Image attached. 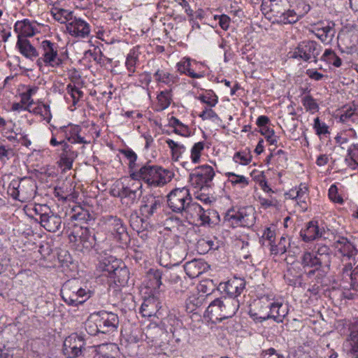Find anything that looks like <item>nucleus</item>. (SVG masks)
Instances as JSON below:
<instances>
[{"label": "nucleus", "mask_w": 358, "mask_h": 358, "mask_svg": "<svg viewBox=\"0 0 358 358\" xmlns=\"http://www.w3.org/2000/svg\"><path fill=\"white\" fill-rule=\"evenodd\" d=\"M130 177L138 182L142 180L150 187H161L171 180L173 173L161 166L147 162L138 170L130 173Z\"/></svg>", "instance_id": "nucleus-1"}, {"label": "nucleus", "mask_w": 358, "mask_h": 358, "mask_svg": "<svg viewBox=\"0 0 358 358\" xmlns=\"http://www.w3.org/2000/svg\"><path fill=\"white\" fill-rule=\"evenodd\" d=\"M94 294V292L80 286L76 279L69 280L65 282L61 289V296L64 301L73 306L83 304Z\"/></svg>", "instance_id": "nucleus-2"}, {"label": "nucleus", "mask_w": 358, "mask_h": 358, "mask_svg": "<svg viewBox=\"0 0 358 358\" xmlns=\"http://www.w3.org/2000/svg\"><path fill=\"white\" fill-rule=\"evenodd\" d=\"M255 210L251 206L238 209H229L224 217V222L227 226L236 228L238 227H250L255 223Z\"/></svg>", "instance_id": "nucleus-3"}, {"label": "nucleus", "mask_w": 358, "mask_h": 358, "mask_svg": "<svg viewBox=\"0 0 358 358\" xmlns=\"http://www.w3.org/2000/svg\"><path fill=\"white\" fill-rule=\"evenodd\" d=\"M36 191V182L31 178L13 180L8 188V194L14 199L21 202H27L34 199Z\"/></svg>", "instance_id": "nucleus-4"}, {"label": "nucleus", "mask_w": 358, "mask_h": 358, "mask_svg": "<svg viewBox=\"0 0 358 358\" xmlns=\"http://www.w3.org/2000/svg\"><path fill=\"white\" fill-rule=\"evenodd\" d=\"M180 194H183V197L180 199V224L185 221L189 225H193L199 219L203 208L197 203L192 202L188 189L184 187L180 189Z\"/></svg>", "instance_id": "nucleus-5"}, {"label": "nucleus", "mask_w": 358, "mask_h": 358, "mask_svg": "<svg viewBox=\"0 0 358 358\" xmlns=\"http://www.w3.org/2000/svg\"><path fill=\"white\" fill-rule=\"evenodd\" d=\"M322 51V47L314 41H304L298 44L291 53V57L308 62L311 59L317 62V57Z\"/></svg>", "instance_id": "nucleus-6"}, {"label": "nucleus", "mask_w": 358, "mask_h": 358, "mask_svg": "<svg viewBox=\"0 0 358 358\" xmlns=\"http://www.w3.org/2000/svg\"><path fill=\"white\" fill-rule=\"evenodd\" d=\"M215 171L212 166L203 165L195 168L189 174V181L195 188L203 189L212 185Z\"/></svg>", "instance_id": "nucleus-7"}, {"label": "nucleus", "mask_w": 358, "mask_h": 358, "mask_svg": "<svg viewBox=\"0 0 358 358\" xmlns=\"http://www.w3.org/2000/svg\"><path fill=\"white\" fill-rule=\"evenodd\" d=\"M290 0H263L262 6L269 7L272 15L282 24H288Z\"/></svg>", "instance_id": "nucleus-8"}, {"label": "nucleus", "mask_w": 358, "mask_h": 358, "mask_svg": "<svg viewBox=\"0 0 358 358\" xmlns=\"http://www.w3.org/2000/svg\"><path fill=\"white\" fill-rule=\"evenodd\" d=\"M104 223L114 238L121 243H127L129 241V235L125 225L120 217L106 215L104 217Z\"/></svg>", "instance_id": "nucleus-9"}, {"label": "nucleus", "mask_w": 358, "mask_h": 358, "mask_svg": "<svg viewBox=\"0 0 358 358\" xmlns=\"http://www.w3.org/2000/svg\"><path fill=\"white\" fill-rule=\"evenodd\" d=\"M81 234L77 236L74 232H71L69 234V240L71 242H79L78 247L81 248L80 250L83 252H90L92 249H94L98 252L99 248H97L96 240L94 234H92L89 229H80Z\"/></svg>", "instance_id": "nucleus-10"}, {"label": "nucleus", "mask_w": 358, "mask_h": 358, "mask_svg": "<svg viewBox=\"0 0 358 358\" xmlns=\"http://www.w3.org/2000/svg\"><path fill=\"white\" fill-rule=\"evenodd\" d=\"M141 182H134L131 187L122 186L117 191V196L120 197L122 204L127 206H131L136 203L142 196Z\"/></svg>", "instance_id": "nucleus-11"}, {"label": "nucleus", "mask_w": 358, "mask_h": 358, "mask_svg": "<svg viewBox=\"0 0 358 358\" xmlns=\"http://www.w3.org/2000/svg\"><path fill=\"white\" fill-rule=\"evenodd\" d=\"M99 331L101 334L110 335L117 332L119 324L118 316L113 313L100 311L96 313Z\"/></svg>", "instance_id": "nucleus-12"}, {"label": "nucleus", "mask_w": 358, "mask_h": 358, "mask_svg": "<svg viewBox=\"0 0 358 358\" xmlns=\"http://www.w3.org/2000/svg\"><path fill=\"white\" fill-rule=\"evenodd\" d=\"M43 50L42 55L44 64L53 68H57L62 64L63 60L58 56L57 46L50 41L45 40L41 43Z\"/></svg>", "instance_id": "nucleus-13"}, {"label": "nucleus", "mask_w": 358, "mask_h": 358, "mask_svg": "<svg viewBox=\"0 0 358 358\" xmlns=\"http://www.w3.org/2000/svg\"><path fill=\"white\" fill-rule=\"evenodd\" d=\"M180 6L192 24V29H199L200 25L197 20H201L204 17V11L202 9L196 8L194 0H180Z\"/></svg>", "instance_id": "nucleus-14"}, {"label": "nucleus", "mask_w": 358, "mask_h": 358, "mask_svg": "<svg viewBox=\"0 0 358 358\" xmlns=\"http://www.w3.org/2000/svg\"><path fill=\"white\" fill-rule=\"evenodd\" d=\"M290 8L288 13V24H293L305 16L310 10V6L304 0H290Z\"/></svg>", "instance_id": "nucleus-15"}, {"label": "nucleus", "mask_w": 358, "mask_h": 358, "mask_svg": "<svg viewBox=\"0 0 358 358\" xmlns=\"http://www.w3.org/2000/svg\"><path fill=\"white\" fill-rule=\"evenodd\" d=\"M301 264L304 268H315L321 269L322 275H325L329 268L327 266V262L324 259H320L314 252H306L301 257Z\"/></svg>", "instance_id": "nucleus-16"}, {"label": "nucleus", "mask_w": 358, "mask_h": 358, "mask_svg": "<svg viewBox=\"0 0 358 358\" xmlns=\"http://www.w3.org/2000/svg\"><path fill=\"white\" fill-rule=\"evenodd\" d=\"M222 308L221 321L231 317L237 312L239 308V301L233 296H227L220 298V301H217Z\"/></svg>", "instance_id": "nucleus-17"}, {"label": "nucleus", "mask_w": 358, "mask_h": 358, "mask_svg": "<svg viewBox=\"0 0 358 358\" xmlns=\"http://www.w3.org/2000/svg\"><path fill=\"white\" fill-rule=\"evenodd\" d=\"M66 29L71 36L81 38L87 36L90 32L89 24L76 17L66 24Z\"/></svg>", "instance_id": "nucleus-18"}, {"label": "nucleus", "mask_w": 358, "mask_h": 358, "mask_svg": "<svg viewBox=\"0 0 358 358\" xmlns=\"http://www.w3.org/2000/svg\"><path fill=\"white\" fill-rule=\"evenodd\" d=\"M268 308H269V313L262 317L263 319H273L278 323L282 322L283 319L288 314V307L286 304L279 302L271 303Z\"/></svg>", "instance_id": "nucleus-19"}, {"label": "nucleus", "mask_w": 358, "mask_h": 358, "mask_svg": "<svg viewBox=\"0 0 358 358\" xmlns=\"http://www.w3.org/2000/svg\"><path fill=\"white\" fill-rule=\"evenodd\" d=\"M143 202L144 204L141 206V211L142 215L146 218L152 216L156 213L157 209L161 206L160 199L153 195L143 197Z\"/></svg>", "instance_id": "nucleus-20"}, {"label": "nucleus", "mask_w": 358, "mask_h": 358, "mask_svg": "<svg viewBox=\"0 0 358 358\" xmlns=\"http://www.w3.org/2000/svg\"><path fill=\"white\" fill-rule=\"evenodd\" d=\"M41 225L48 231L55 233L62 231V217L51 212L44 219L40 222Z\"/></svg>", "instance_id": "nucleus-21"}, {"label": "nucleus", "mask_w": 358, "mask_h": 358, "mask_svg": "<svg viewBox=\"0 0 358 358\" xmlns=\"http://www.w3.org/2000/svg\"><path fill=\"white\" fill-rule=\"evenodd\" d=\"M323 229L319 228L318 223L316 221L309 222L306 229L301 230L300 235L305 242H310L320 238L322 236Z\"/></svg>", "instance_id": "nucleus-22"}, {"label": "nucleus", "mask_w": 358, "mask_h": 358, "mask_svg": "<svg viewBox=\"0 0 358 358\" xmlns=\"http://www.w3.org/2000/svg\"><path fill=\"white\" fill-rule=\"evenodd\" d=\"M159 263L162 266L166 267V275L169 276L171 280L174 282H177L178 275L177 273L173 272L172 268L178 265V262L176 259H171V255L168 251L161 252L159 257Z\"/></svg>", "instance_id": "nucleus-23"}, {"label": "nucleus", "mask_w": 358, "mask_h": 358, "mask_svg": "<svg viewBox=\"0 0 358 358\" xmlns=\"http://www.w3.org/2000/svg\"><path fill=\"white\" fill-rule=\"evenodd\" d=\"M245 287V281L241 278L234 277L229 280L225 285V292L228 296L236 297L239 296Z\"/></svg>", "instance_id": "nucleus-24"}, {"label": "nucleus", "mask_w": 358, "mask_h": 358, "mask_svg": "<svg viewBox=\"0 0 358 358\" xmlns=\"http://www.w3.org/2000/svg\"><path fill=\"white\" fill-rule=\"evenodd\" d=\"M183 268L186 275L193 279L203 273L206 269V264L194 259L186 262Z\"/></svg>", "instance_id": "nucleus-25"}, {"label": "nucleus", "mask_w": 358, "mask_h": 358, "mask_svg": "<svg viewBox=\"0 0 358 358\" xmlns=\"http://www.w3.org/2000/svg\"><path fill=\"white\" fill-rule=\"evenodd\" d=\"M17 46L20 53L27 58L33 59L38 56V52L29 41L26 38L22 39L20 36H18Z\"/></svg>", "instance_id": "nucleus-26"}, {"label": "nucleus", "mask_w": 358, "mask_h": 358, "mask_svg": "<svg viewBox=\"0 0 358 358\" xmlns=\"http://www.w3.org/2000/svg\"><path fill=\"white\" fill-rule=\"evenodd\" d=\"M336 248L343 256L348 257L349 259L355 257L358 252L355 246L344 237L340 238L336 241Z\"/></svg>", "instance_id": "nucleus-27"}, {"label": "nucleus", "mask_w": 358, "mask_h": 358, "mask_svg": "<svg viewBox=\"0 0 358 358\" xmlns=\"http://www.w3.org/2000/svg\"><path fill=\"white\" fill-rule=\"evenodd\" d=\"M121 264L120 261L117 259L106 258L100 262L99 268L105 273L104 275L110 278L112 274L115 273Z\"/></svg>", "instance_id": "nucleus-28"}, {"label": "nucleus", "mask_w": 358, "mask_h": 358, "mask_svg": "<svg viewBox=\"0 0 358 358\" xmlns=\"http://www.w3.org/2000/svg\"><path fill=\"white\" fill-rule=\"evenodd\" d=\"M317 31V35L322 41L329 43L332 41L336 34L335 24L333 22H329L326 26L318 29Z\"/></svg>", "instance_id": "nucleus-29"}, {"label": "nucleus", "mask_w": 358, "mask_h": 358, "mask_svg": "<svg viewBox=\"0 0 358 358\" xmlns=\"http://www.w3.org/2000/svg\"><path fill=\"white\" fill-rule=\"evenodd\" d=\"M110 278L118 286H124L129 279V271L126 266L120 265Z\"/></svg>", "instance_id": "nucleus-30"}, {"label": "nucleus", "mask_w": 358, "mask_h": 358, "mask_svg": "<svg viewBox=\"0 0 358 358\" xmlns=\"http://www.w3.org/2000/svg\"><path fill=\"white\" fill-rule=\"evenodd\" d=\"M284 278L289 285L293 287H302V274L300 272L296 271L294 267L292 266L287 269Z\"/></svg>", "instance_id": "nucleus-31"}, {"label": "nucleus", "mask_w": 358, "mask_h": 358, "mask_svg": "<svg viewBox=\"0 0 358 358\" xmlns=\"http://www.w3.org/2000/svg\"><path fill=\"white\" fill-rule=\"evenodd\" d=\"M197 252L201 255L208 253L210 250L218 248L217 243L209 238H201L195 244Z\"/></svg>", "instance_id": "nucleus-32"}, {"label": "nucleus", "mask_w": 358, "mask_h": 358, "mask_svg": "<svg viewBox=\"0 0 358 358\" xmlns=\"http://www.w3.org/2000/svg\"><path fill=\"white\" fill-rule=\"evenodd\" d=\"M18 29L20 31V36L31 37L35 34V27L27 19L15 23V30L17 31Z\"/></svg>", "instance_id": "nucleus-33"}, {"label": "nucleus", "mask_w": 358, "mask_h": 358, "mask_svg": "<svg viewBox=\"0 0 358 358\" xmlns=\"http://www.w3.org/2000/svg\"><path fill=\"white\" fill-rule=\"evenodd\" d=\"M162 271L158 269H149L147 273V278L149 280L148 286L154 289H159L162 285Z\"/></svg>", "instance_id": "nucleus-34"}, {"label": "nucleus", "mask_w": 358, "mask_h": 358, "mask_svg": "<svg viewBox=\"0 0 358 358\" xmlns=\"http://www.w3.org/2000/svg\"><path fill=\"white\" fill-rule=\"evenodd\" d=\"M180 232L184 234L182 238L187 244H196L199 240V235L193 225H190V227L186 229L184 224H180Z\"/></svg>", "instance_id": "nucleus-35"}, {"label": "nucleus", "mask_w": 358, "mask_h": 358, "mask_svg": "<svg viewBox=\"0 0 358 358\" xmlns=\"http://www.w3.org/2000/svg\"><path fill=\"white\" fill-rule=\"evenodd\" d=\"M129 222L131 228L138 233L145 230L148 227V223L136 212L131 214Z\"/></svg>", "instance_id": "nucleus-36"}, {"label": "nucleus", "mask_w": 358, "mask_h": 358, "mask_svg": "<svg viewBox=\"0 0 358 358\" xmlns=\"http://www.w3.org/2000/svg\"><path fill=\"white\" fill-rule=\"evenodd\" d=\"M97 315L96 313L92 314L85 322V329L91 336L101 334V331H99Z\"/></svg>", "instance_id": "nucleus-37"}, {"label": "nucleus", "mask_w": 358, "mask_h": 358, "mask_svg": "<svg viewBox=\"0 0 358 358\" xmlns=\"http://www.w3.org/2000/svg\"><path fill=\"white\" fill-rule=\"evenodd\" d=\"M81 131V127L78 125H73L71 127L69 131V136L66 135L67 140L71 143H89L90 141H87L85 138L80 136Z\"/></svg>", "instance_id": "nucleus-38"}, {"label": "nucleus", "mask_w": 358, "mask_h": 358, "mask_svg": "<svg viewBox=\"0 0 358 358\" xmlns=\"http://www.w3.org/2000/svg\"><path fill=\"white\" fill-rule=\"evenodd\" d=\"M156 306L154 298H148L144 300L140 308V312L143 317H151L155 314Z\"/></svg>", "instance_id": "nucleus-39"}, {"label": "nucleus", "mask_w": 358, "mask_h": 358, "mask_svg": "<svg viewBox=\"0 0 358 358\" xmlns=\"http://www.w3.org/2000/svg\"><path fill=\"white\" fill-rule=\"evenodd\" d=\"M320 59L336 67H340L342 64L341 59L331 49H326Z\"/></svg>", "instance_id": "nucleus-40"}, {"label": "nucleus", "mask_w": 358, "mask_h": 358, "mask_svg": "<svg viewBox=\"0 0 358 358\" xmlns=\"http://www.w3.org/2000/svg\"><path fill=\"white\" fill-rule=\"evenodd\" d=\"M179 189H173L167 196V206L173 213L179 212V196H178Z\"/></svg>", "instance_id": "nucleus-41"}, {"label": "nucleus", "mask_w": 358, "mask_h": 358, "mask_svg": "<svg viewBox=\"0 0 358 358\" xmlns=\"http://www.w3.org/2000/svg\"><path fill=\"white\" fill-rule=\"evenodd\" d=\"M203 224H214L216 220L219 218L218 213L214 210H203L200 213L199 217Z\"/></svg>", "instance_id": "nucleus-42"}, {"label": "nucleus", "mask_w": 358, "mask_h": 358, "mask_svg": "<svg viewBox=\"0 0 358 358\" xmlns=\"http://www.w3.org/2000/svg\"><path fill=\"white\" fill-rule=\"evenodd\" d=\"M203 298L202 296H196L193 295L189 296L185 301V310L187 313H194L199 307L202 305Z\"/></svg>", "instance_id": "nucleus-43"}, {"label": "nucleus", "mask_w": 358, "mask_h": 358, "mask_svg": "<svg viewBox=\"0 0 358 358\" xmlns=\"http://www.w3.org/2000/svg\"><path fill=\"white\" fill-rule=\"evenodd\" d=\"M354 268L350 263H348L344 266L342 268V278L341 282V286L344 288V285L350 284V281H352L354 278Z\"/></svg>", "instance_id": "nucleus-44"}, {"label": "nucleus", "mask_w": 358, "mask_h": 358, "mask_svg": "<svg viewBox=\"0 0 358 358\" xmlns=\"http://www.w3.org/2000/svg\"><path fill=\"white\" fill-rule=\"evenodd\" d=\"M183 59L184 61L180 62V73H185L193 78H199L202 76L199 73H194V70L191 68L192 63L189 58L185 57Z\"/></svg>", "instance_id": "nucleus-45"}, {"label": "nucleus", "mask_w": 358, "mask_h": 358, "mask_svg": "<svg viewBox=\"0 0 358 358\" xmlns=\"http://www.w3.org/2000/svg\"><path fill=\"white\" fill-rule=\"evenodd\" d=\"M220 301V298H217L213 300L208 306L206 311L211 315L212 317H215L216 320H221L222 308L220 304L216 303Z\"/></svg>", "instance_id": "nucleus-46"}, {"label": "nucleus", "mask_w": 358, "mask_h": 358, "mask_svg": "<svg viewBox=\"0 0 358 358\" xmlns=\"http://www.w3.org/2000/svg\"><path fill=\"white\" fill-rule=\"evenodd\" d=\"M64 347L71 346L73 348L79 347L81 345L82 349H85V341L81 336H78V335H71L66 338L64 341Z\"/></svg>", "instance_id": "nucleus-47"}, {"label": "nucleus", "mask_w": 358, "mask_h": 358, "mask_svg": "<svg viewBox=\"0 0 358 358\" xmlns=\"http://www.w3.org/2000/svg\"><path fill=\"white\" fill-rule=\"evenodd\" d=\"M302 103L307 111L312 113L319 110V105L310 95H306L301 99Z\"/></svg>", "instance_id": "nucleus-48"}, {"label": "nucleus", "mask_w": 358, "mask_h": 358, "mask_svg": "<svg viewBox=\"0 0 358 358\" xmlns=\"http://www.w3.org/2000/svg\"><path fill=\"white\" fill-rule=\"evenodd\" d=\"M357 117L355 113V109L351 106L345 107L341 111L339 115V120L343 123H347L349 120L355 121L354 117Z\"/></svg>", "instance_id": "nucleus-49"}, {"label": "nucleus", "mask_w": 358, "mask_h": 358, "mask_svg": "<svg viewBox=\"0 0 358 358\" xmlns=\"http://www.w3.org/2000/svg\"><path fill=\"white\" fill-rule=\"evenodd\" d=\"M34 210L35 212V214L36 216H38V217L36 218V220H38L39 222H41L44 217L47 216L48 214H50L52 211L48 206L45 204H37L34 206Z\"/></svg>", "instance_id": "nucleus-50"}, {"label": "nucleus", "mask_w": 358, "mask_h": 358, "mask_svg": "<svg viewBox=\"0 0 358 358\" xmlns=\"http://www.w3.org/2000/svg\"><path fill=\"white\" fill-rule=\"evenodd\" d=\"M120 152L129 160V168L130 169V173H131L134 171V169L136 166L135 162L137 159L136 154L130 148L121 150Z\"/></svg>", "instance_id": "nucleus-51"}, {"label": "nucleus", "mask_w": 358, "mask_h": 358, "mask_svg": "<svg viewBox=\"0 0 358 358\" xmlns=\"http://www.w3.org/2000/svg\"><path fill=\"white\" fill-rule=\"evenodd\" d=\"M199 99L210 107L215 106L218 101L217 96L212 91H208L205 94L199 96Z\"/></svg>", "instance_id": "nucleus-52"}, {"label": "nucleus", "mask_w": 358, "mask_h": 358, "mask_svg": "<svg viewBox=\"0 0 358 358\" xmlns=\"http://www.w3.org/2000/svg\"><path fill=\"white\" fill-rule=\"evenodd\" d=\"M85 349H82L81 345L79 347L73 348L71 346L64 347L62 348L63 353L68 358H75L82 355Z\"/></svg>", "instance_id": "nucleus-53"}, {"label": "nucleus", "mask_w": 358, "mask_h": 358, "mask_svg": "<svg viewBox=\"0 0 358 358\" xmlns=\"http://www.w3.org/2000/svg\"><path fill=\"white\" fill-rule=\"evenodd\" d=\"M216 284H214L213 280L206 279L199 285V290L203 293L209 295L215 289Z\"/></svg>", "instance_id": "nucleus-54"}, {"label": "nucleus", "mask_w": 358, "mask_h": 358, "mask_svg": "<svg viewBox=\"0 0 358 358\" xmlns=\"http://www.w3.org/2000/svg\"><path fill=\"white\" fill-rule=\"evenodd\" d=\"M329 248L326 246L323 245L322 247H320L317 252H314L315 255H317L320 259H324L325 257L326 262H327V266L330 269V264H331V255L329 253Z\"/></svg>", "instance_id": "nucleus-55"}, {"label": "nucleus", "mask_w": 358, "mask_h": 358, "mask_svg": "<svg viewBox=\"0 0 358 358\" xmlns=\"http://www.w3.org/2000/svg\"><path fill=\"white\" fill-rule=\"evenodd\" d=\"M165 229L177 231L179 229V218L178 216L171 215L164 221Z\"/></svg>", "instance_id": "nucleus-56"}, {"label": "nucleus", "mask_w": 358, "mask_h": 358, "mask_svg": "<svg viewBox=\"0 0 358 358\" xmlns=\"http://www.w3.org/2000/svg\"><path fill=\"white\" fill-rule=\"evenodd\" d=\"M15 152L14 150L4 145L2 143L0 142V160L6 161L11 159L14 157Z\"/></svg>", "instance_id": "nucleus-57"}, {"label": "nucleus", "mask_w": 358, "mask_h": 358, "mask_svg": "<svg viewBox=\"0 0 358 358\" xmlns=\"http://www.w3.org/2000/svg\"><path fill=\"white\" fill-rule=\"evenodd\" d=\"M66 90L73 99V105H75L83 95V92L81 90L71 84L67 85Z\"/></svg>", "instance_id": "nucleus-58"}, {"label": "nucleus", "mask_w": 358, "mask_h": 358, "mask_svg": "<svg viewBox=\"0 0 358 358\" xmlns=\"http://www.w3.org/2000/svg\"><path fill=\"white\" fill-rule=\"evenodd\" d=\"M204 145L202 142L194 145L191 150V158L194 163H197L200 159L201 152L203 150Z\"/></svg>", "instance_id": "nucleus-59"}, {"label": "nucleus", "mask_w": 358, "mask_h": 358, "mask_svg": "<svg viewBox=\"0 0 358 358\" xmlns=\"http://www.w3.org/2000/svg\"><path fill=\"white\" fill-rule=\"evenodd\" d=\"M227 176L230 181L234 185L240 184L243 187L248 184V178L243 176L236 175L234 173H228Z\"/></svg>", "instance_id": "nucleus-60"}, {"label": "nucleus", "mask_w": 358, "mask_h": 358, "mask_svg": "<svg viewBox=\"0 0 358 358\" xmlns=\"http://www.w3.org/2000/svg\"><path fill=\"white\" fill-rule=\"evenodd\" d=\"M314 129L318 136L329 133L327 125L324 122H320L319 117L314 120Z\"/></svg>", "instance_id": "nucleus-61"}, {"label": "nucleus", "mask_w": 358, "mask_h": 358, "mask_svg": "<svg viewBox=\"0 0 358 358\" xmlns=\"http://www.w3.org/2000/svg\"><path fill=\"white\" fill-rule=\"evenodd\" d=\"M348 155L350 157V161L354 163L355 166H358V144L351 145L348 150Z\"/></svg>", "instance_id": "nucleus-62"}, {"label": "nucleus", "mask_w": 358, "mask_h": 358, "mask_svg": "<svg viewBox=\"0 0 358 358\" xmlns=\"http://www.w3.org/2000/svg\"><path fill=\"white\" fill-rule=\"evenodd\" d=\"M354 278L350 281V284L344 285V289L347 290L358 291V265L354 268Z\"/></svg>", "instance_id": "nucleus-63"}, {"label": "nucleus", "mask_w": 358, "mask_h": 358, "mask_svg": "<svg viewBox=\"0 0 358 358\" xmlns=\"http://www.w3.org/2000/svg\"><path fill=\"white\" fill-rule=\"evenodd\" d=\"M261 357L262 358H285L283 355L278 353L273 348L263 350L261 353Z\"/></svg>", "instance_id": "nucleus-64"}]
</instances>
